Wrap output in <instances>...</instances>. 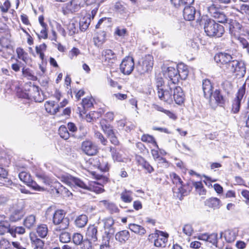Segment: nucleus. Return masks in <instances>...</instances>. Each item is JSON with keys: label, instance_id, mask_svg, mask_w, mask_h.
Returning <instances> with one entry per match:
<instances>
[{"label": "nucleus", "instance_id": "nucleus-1", "mask_svg": "<svg viewBox=\"0 0 249 249\" xmlns=\"http://www.w3.org/2000/svg\"><path fill=\"white\" fill-rule=\"evenodd\" d=\"M207 10L210 15L217 20V22L228 23L230 34L235 37H238L242 29V26L239 22L235 19L227 17L218 4H212L207 7Z\"/></svg>", "mask_w": 249, "mask_h": 249}, {"label": "nucleus", "instance_id": "nucleus-2", "mask_svg": "<svg viewBox=\"0 0 249 249\" xmlns=\"http://www.w3.org/2000/svg\"><path fill=\"white\" fill-rule=\"evenodd\" d=\"M178 71L173 67H169L165 71L164 75L168 80L167 83V89L165 90V98L167 100L171 99L168 92L174 90V95L175 96L176 103L180 105L183 103L185 99L184 93L179 86L177 84L178 82Z\"/></svg>", "mask_w": 249, "mask_h": 249}, {"label": "nucleus", "instance_id": "nucleus-3", "mask_svg": "<svg viewBox=\"0 0 249 249\" xmlns=\"http://www.w3.org/2000/svg\"><path fill=\"white\" fill-rule=\"evenodd\" d=\"M59 178L62 182L71 188L77 190L82 193H87L88 185L81 179L68 174L61 175Z\"/></svg>", "mask_w": 249, "mask_h": 249}, {"label": "nucleus", "instance_id": "nucleus-4", "mask_svg": "<svg viewBox=\"0 0 249 249\" xmlns=\"http://www.w3.org/2000/svg\"><path fill=\"white\" fill-rule=\"evenodd\" d=\"M204 29L206 35L210 37H221L224 33V27L214 20H206Z\"/></svg>", "mask_w": 249, "mask_h": 249}, {"label": "nucleus", "instance_id": "nucleus-5", "mask_svg": "<svg viewBox=\"0 0 249 249\" xmlns=\"http://www.w3.org/2000/svg\"><path fill=\"white\" fill-rule=\"evenodd\" d=\"M53 222L57 226L55 231H60L68 228L70 220L68 217H66V213L64 210H57L53 214Z\"/></svg>", "mask_w": 249, "mask_h": 249}, {"label": "nucleus", "instance_id": "nucleus-6", "mask_svg": "<svg viewBox=\"0 0 249 249\" xmlns=\"http://www.w3.org/2000/svg\"><path fill=\"white\" fill-rule=\"evenodd\" d=\"M170 177L173 183L176 185V187L173 188L174 196L181 200L183 196L187 194L186 190L184 189L185 185L183 184L180 178L176 173L171 174Z\"/></svg>", "mask_w": 249, "mask_h": 249}, {"label": "nucleus", "instance_id": "nucleus-7", "mask_svg": "<svg viewBox=\"0 0 249 249\" xmlns=\"http://www.w3.org/2000/svg\"><path fill=\"white\" fill-rule=\"evenodd\" d=\"M163 81L161 78H157L156 81V86L157 89V95L159 98L162 101L166 102L169 104L173 103L174 101L176 103L175 96L174 95V90L168 92L170 95V98L169 100H167L165 98V90L167 89V84L162 87Z\"/></svg>", "mask_w": 249, "mask_h": 249}, {"label": "nucleus", "instance_id": "nucleus-8", "mask_svg": "<svg viewBox=\"0 0 249 249\" xmlns=\"http://www.w3.org/2000/svg\"><path fill=\"white\" fill-rule=\"evenodd\" d=\"M153 65V57L150 54L146 55L139 61L136 66V69L140 74H143L151 71L152 70Z\"/></svg>", "mask_w": 249, "mask_h": 249}, {"label": "nucleus", "instance_id": "nucleus-9", "mask_svg": "<svg viewBox=\"0 0 249 249\" xmlns=\"http://www.w3.org/2000/svg\"><path fill=\"white\" fill-rule=\"evenodd\" d=\"M228 68L239 78L244 77L246 73L245 65L242 61L233 60L229 63Z\"/></svg>", "mask_w": 249, "mask_h": 249}, {"label": "nucleus", "instance_id": "nucleus-10", "mask_svg": "<svg viewBox=\"0 0 249 249\" xmlns=\"http://www.w3.org/2000/svg\"><path fill=\"white\" fill-rule=\"evenodd\" d=\"M246 93V83L244 84L240 87L236 94V97L234 99L232 105L231 111L234 113L239 112L241 104L243 101V97Z\"/></svg>", "mask_w": 249, "mask_h": 249}, {"label": "nucleus", "instance_id": "nucleus-11", "mask_svg": "<svg viewBox=\"0 0 249 249\" xmlns=\"http://www.w3.org/2000/svg\"><path fill=\"white\" fill-rule=\"evenodd\" d=\"M246 93V83L244 84L240 87L236 94V97L234 99L232 105L231 111L234 113L239 112L241 104L243 101V97Z\"/></svg>", "mask_w": 249, "mask_h": 249}, {"label": "nucleus", "instance_id": "nucleus-12", "mask_svg": "<svg viewBox=\"0 0 249 249\" xmlns=\"http://www.w3.org/2000/svg\"><path fill=\"white\" fill-rule=\"evenodd\" d=\"M134 68V59L131 56H126L122 61L120 64L121 71L124 74H130Z\"/></svg>", "mask_w": 249, "mask_h": 249}, {"label": "nucleus", "instance_id": "nucleus-13", "mask_svg": "<svg viewBox=\"0 0 249 249\" xmlns=\"http://www.w3.org/2000/svg\"><path fill=\"white\" fill-rule=\"evenodd\" d=\"M82 151L88 156H93L98 152L97 146L90 141H85L82 143Z\"/></svg>", "mask_w": 249, "mask_h": 249}, {"label": "nucleus", "instance_id": "nucleus-14", "mask_svg": "<svg viewBox=\"0 0 249 249\" xmlns=\"http://www.w3.org/2000/svg\"><path fill=\"white\" fill-rule=\"evenodd\" d=\"M233 57L229 53H219L215 54L214 57L215 61L217 63L226 64L229 66V63L233 61Z\"/></svg>", "mask_w": 249, "mask_h": 249}, {"label": "nucleus", "instance_id": "nucleus-15", "mask_svg": "<svg viewBox=\"0 0 249 249\" xmlns=\"http://www.w3.org/2000/svg\"><path fill=\"white\" fill-rule=\"evenodd\" d=\"M102 56L104 62L109 66H111L117 60L116 54L110 49L104 50L102 52Z\"/></svg>", "mask_w": 249, "mask_h": 249}, {"label": "nucleus", "instance_id": "nucleus-16", "mask_svg": "<svg viewBox=\"0 0 249 249\" xmlns=\"http://www.w3.org/2000/svg\"><path fill=\"white\" fill-rule=\"evenodd\" d=\"M84 0H71L65 5V9L73 13L79 11L84 4Z\"/></svg>", "mask_w": 249, "mask_h": 249}, {"label": "nucleus", "instance_id": "nucleus-17", "mask_svg": "<svg viewBox=\"0 0 249 249\" xmlns=\"http://www.w3.org/2000/svg\"><path fill=\"white\" fill-rule=\"evenodd\" d=\"M233 10L243 16L244 19L249 21V5L245 3L235 5L231 7Z\"/></svg>", "mask_w": 249, "mask_h": 249}, {"label": "nucleus", "instance_id": "nucleus-18", "mask_svg": "<svg viewBox=\"0 0 249 249\" xmlns=\"http://www.w3.org/2000/svg\"><path fill=\"white\" fill-rule=\"evenodd\" d=\"M25 214L22 208H14L11 212L9 220L12 222H16L20 220Z\"/></svg>", "mask_w": 249, "mask_h": 249}, {"label": "nucleus", "instance_id": "nucleus-19", "mask_svg": "<svg viewBox=\"0 0 249 249\" xmlns=\"http://www.w3.org/2000/svg\"><path fill=\"white\" fill-rule=\"evenodd\" d=\"M202 89L203 90L204 97L212 100L213 86L210 80L205 79L202 81Z\"/></svg>", "mask_w": 249, "mask_h": 249}, {"label": "nucleus", "instance_id": "nucleus-20", "mask_svg": "<svg viewBox=\"0 0 249 249\" xmlns=\"http://www.w3.org/2000/svg\"><path fill=\"white\" fill-rule=\"evenodd\" d=\"M105 233L107 236L113 235L115 232L113 228L114 220L112 218H107L103 220Z\"/></svg>", "mask_w": 249, "mask_h": 249}, {"label": "nucleus", "instance_id": "nucleus-21", "mask_svg": "<svg viewBox=\"0 0 249 249\" xmlns=\"http://www.w3.org/2000/svg\"><path fill=\"white\" fill-rule=\"evenodd\" d=\"M196 10L193 6L184 7L183 11V16L185 20L192 21L195 19Z\"/></svg>", "mask_w": 249, "mask_h": 249}, {"label": "nucleus", "instance_id": "nucleus-22", "mask_svg": "<svg viewBox=\"0 0 249 249\" xmlns=\"http://www.w3.org/2000/svg\"><path fill=\"white\" fill-rule=\"evenodd\" d=\"M223 234L225 240L228 243H232L234 242L237 236L238 232L236 230H228L224 231V233H220V237H222Z\"/></svg>", "mask_w": 249, "mask_h": 249}, {"label": "nucleus", "instance_id": "nucleus-23", "mask_svg": "<svg viewBox=\"0 0 249 249\" xmlns=\"http://www.w3.org/2000/svg\"><path fill=\"white\" fill-rule=\"evenodd\" d=\"M160 233V236L155 240L154 245L157 247H164L165 246V243L167 242L168 237V234L167 233H165L162 231H157Z\"/></svg>", "mask_w": 249, "mask_h": 249}, {"label": "nucleus", "instance_id": "nucleus-24", "mask_svg": "<svg viewBox=\"0 0 249 249\" xmlns=\"http://www.w3.org/2000/svg\"><path fill=\"white\" fill-rule=\"evenodd\" d=\"M97 228L95 225H90L86 232L87 239L93 242L97 240Z\"/></svg>", "mask_w": 249, "mask_h": 249}, {"label": "nucleus", "instance_id": "nucleus-25", "mask_svg": "<svg viewBox=\"0 0 249 249\" xmlns=\"http://www.w3.org/2000/svg\"><path fill=\"white\" fill-rule=\"evenodd\" d=\"M177 70L178 79L179 78L182 80H185L188 77L189 71L187 65L183 63H179L177 65Z\"/></svg>", "mask_w": 249, "mask_h": 249}, {"label": "nucleus", "instance_id": "nucleus-26", "mask_svg": "<svg viewBox=\"0 0 249 249\" xmlns=\"http://www.w3.org/2000/svg\"><path fill=\"white\" fill-rule=\"evenodd\" d=\"M92 191L97 194H100L104 192L103 186L98 182H92L88 185L87 191Z\"/></svg>", "mask_w": 249, "mask_h": 249}, {"label": "nucleus", "instance_id": "nucleus-27", "mask_svg": "<svg viewBox=\"0 0 249 249\" xmlns=\"http://www.w3.org/2000/svg\"><path fill=\"white\" fill-rule=\"evenodd\" d=\"M100 205L105 207L111 213H117L119 211L117 207L113 203L104 200L99 202Z\"/></svg>", "mask_w": 249, "mask_h": 249}, {"label": "nucleus", "instance_id": "nucleus-28", "mask_svg": "<svg viewBox=\"0 0 249 249\" xmlns=\"http://www.w3.org/2000/svg\"><path fill=\"white\" fill-rule=\"evenodd\" d=\"M46 111L52 114H55L59 111V106H55V102L53 101H47L45 104Z\"/></svg>", "mask_w": 249, "mask_h": 249}, {"label": "nucleus", "instance_id": "nucleus-29", "mask_svg": "<svg viewBox=\"0 0 249 249\" xmlns=\"http://www.w3.org/2000/svg\"><path fill=\"white\" fill-rule=\"evenodd\" d=\"M213 98L214 99L217 104L221 106L224 105L226 102V99L221 94L220 90L218 89H216L214 92L212 93V100L210 101H212Z\"/></svg>", "mask_w": 249, "mask_h": 249}, {"label": "nucleus", "instance_id": "nucleus-30", "mask_svg": "<svg viewBox=\"0 0 249 249\" xmlns=\"http://www.w3.org/2000/svg\"><path fill=\"white\" fill-rule=\"evenodd\" d=\"M130 237V234L128 231L123 230L117 232L115 235L116 240L120 243H125Z\"/></svg>", "mask_w": 249, "mask_h": 249}, {"label": "nucleus", "instance_id": "nucleus-31", "mask_svg": "<svg viewBox=\"0 0 249 249\" xmlns=\"http://www.w3.org/2000/svg\"><path fill=\"white\" fill-rule=\"evenodd\" d=\"M205 205L210 208L216 209L220 206V200L216 197H211L205 201Z\"/></svg>", "mask_w": 249, "mask_h": 249}, {"label": "nucleus", "instance_id": "nucleus-32", "mask_svg": "<svg viewBox=\"0 0 249 249\" xmlns=\"http://www.w3.org/2000/svg\"><path fill=\"white\" fill-rule=\"evenodd\" d=\"M30 239L31 244L34 249L44 248V242L42 240L38 238L35 235H31Z\"/></svg>", "mask_w": 249, "mask_h": 249}, {"label": "nucleus", "instance_id": "nucleus-33", "mask_svg": "<svg viewBox=\"0 0 249 249\" xmlns=\"http://www.w3.org/2000/svg\"><path fill=\"white\" fill-rule=\"evenodd\" d=\"M137 160L139 164L142 165L149 173H151L154 171L153 167L141 156L138 157Z\"/></svg>", "mask_w": 249, "mask_h": 249}, {"label": "nucleus", "instance_id": "nucleus-34", "mask_svg": "<svg viewBox=\"0 0 249 249\" xmlns=\"http://www.w3.org/2000/svg\"><path fill=\"white\" fill-rule=\"evenodd\" d=\"M132 192L124 189L121 194V199L125 203H130L133 200Z\"/></svg>", "mask_w": 249, "mask_h": 249}, {"label": "nucleus", "instance_id": "nucleus-35", "mask_svg": "<svg viewBox=\"0 0 249 249\" xmlns=\"http://www.w3.org/2000/svg\"><path fill=\"white\" fill-rule=\"evenodd\" d=\"M129 229L132 231L140 235H144L146 233V230L143 227L136 224H130Z\"/></svg>", "mask_w": 249, "mask_h": 249}, {"label": "nucleus", "instance_id": "nucleus-36", "mask_svg": "<svg viewBox=\"0 0 249 249\" xmlns=\"http://www.w3.org/2000/svg\"><path fill=\"white\" fill-rule=\"evenodd\" d=\"M28 91L31 99L33 98L36 102H40L37 99V97L39 96L40 94L39 87L38 86H35L34 85L30 86Z\"/></svg>", "mask_w": 249, "mask_h": 249}, {"label": "nucleus", "instance_id": "nucleus-37", "mask_svg": "<svg viewBox=\"0 0 249 249\" xmlns=\"http://www.w3.org/2000/svg\"><path fill=\"white\" fill-rule=\"evenodd\" d=\"M88 217L85 214L78 216L75 220V225L78 228H83L86 226L88 222Z\"/></svg>", "mask_w": 249, "mask_h": 249}, {"label": "nucleus", "instance_id": "nucleus-38", "mask_svg": "<svg viewBox=\"0 0 249 249\" xmlns=\"http://www.w3.org/2000/svg\"><path fill=\"white\" fill-rule=\"evenodd\" d=\"M36 216L31 214L27 216L24 220V225L28 229H31L35 226Z\"/></svg>", "mask_w": 249, "mask_h": 249}, {"label": "nucleus", "instance_id": "nucleus-39", "mask_svg": "<svg viewBox=\"0 0 249 249\" xmlns=\"http://www.w3.org/2000/svg\"><path fill=\"white\" fill-rule=\"evenodd\" d=\"M11 227L7 220H0V234L3 235L5 232L10 233Z\"/></svg>", "mask_w": 249, "mask_h": 249}, {"label": "nucleus", "instance_id": "nucleus-40", "mask_svg": "<svg viewBox=\"0 0 249 249\" xmlns=\"http://www.w3.org/2000/svg\"><path fill=\"white\" fill-rule=\"evenodd\" d=\"M91 21L90 18L88 17H84L81 19L79 22V28L81 31H86L89 27Z\"/></svg>", "mask_w": 249, "mask_h": 249}, {"label": "nucleus", "instance_id": "nucleus-41", "mask_svg": "<svg viewBox=\"0 0 249 249\" xmlns=\"http://www.w3.org/2000/svg\"><path fill=\"white\" fill-rule=\"evenodd\" d=\"M48 227L45 224H41L37 228L36 232L38 236L41 238L45 237L48 234Z\"/></svg>", "mask_w": 249, "mask_h": 249}, {"label": "nucleus", "instance_id": "nucleus-42", "mask_svg": "<svg viewBox=\"0 0 249 249\" xmlns=\"http://www.w3.org/2000/svg\"><path fill=\"white\" fill-rule=\"evenodd\" d=\"M101 124L103 130L107 135L108 137L115 133L113 127L109 124H104V121L102 122Z\"/></svg>", "mask_w": 249, "mask_h": 249}, {"label": "nucleus", "instance_id": "nucleus-43", "mask_svg": "<svg viewBox=\"0 0 249 249\" xmlns=\"http://www.w3.org/2000/svg\"><path fill=\"white\" fill-rule=\"evenodd\" d=\"M25 232V229L22 226H12L11 227L10 234L13 237H16V234H23Z\"/></svg>", "mask_w": 249, "mask_h": 249}, {"label": "nucleus", "instance_id": "nucleus-44", "mask_svg": "<svg viewBox=\"0 0 249 249\" xmlns=\"http://www.w3.org/2000/svg\"><path fill=\"white\" fill-rule=\"evenodd\" d=\"M193 185L195 188L196 191L199 194V195H205L206 191L204 188L201 181L193 182Z\"/></svg>", "mask_w": 249, "mask_h": 249}, {"label": "nucleus", "instance_id": "nucleus-45", "mask_svg": "<svg viewBox=\"0 0 249 249\" xmlns=\"http://www.w3.org/2000/svg\"><path fill=\"white\" fill-rule=\"evenodd\" d=\"M59 241L62 243H68L71 241V233L67 231H63L61 232L59 236Z\"/></svg>", "mask_w": 249, "mask_h": 249}, {"label": "nucleus", "instance_id": "nucleus-46", "mask_svg": "<svg viewBox=\"0 0 249 249\" xmlns=\"http://www.w3.org/2000/svg\"><path fill=\"white\" fill-rule=\"evenodd\" d=\"M71 238L73 243L76 246L81 245L85 241L83 240V236L80 233H74Z\"/></svg>", "mask_w": 249, "mask_h": 249}, {"label": "nucleus", "instance_id": "nucleus-47", "mask_svg": "<svg viewBox=\"0 0 249 249\" xmlns=\"http://www.w3.org/2000/svg\"><path fill=\"white\" fill-rule=\"evenodd\" d=\"M18 57L22 61L27 63L28 60V53L25 52L23 49L18 48L16 50Z\"/></svg>", "mask_w": 249, "mask_h": 249}, {"label": "nucleus", "instance_id": "nucleus-48", "mask_svg": "<svg viewBox=\"0 0 249 249\" xmlns=\"http://www.w3.org/2000/svg\"><path fill=\"white\" fill-rule=\"evenodd\" d=\"M58 132L60 136L65 140L68 139L70 136L67 127L64 125H61L59 127Z\"/></svg>", "mask_w": 249, "mask_h": 249}, {"label": "nucleus", "instance_id": "nucleus-49", "mask_svg": "<svg viewBox=\"0 0 249 249\" xmlns=\"http://www.w3.org/2000/svg\"><path fill=\"white\" fill-rule=\"evenodd\" d=\"M194 231V228L191 224H186L182 227L183 233L188 237L192 236Z\"/></svg>", "mask_w": 249, "mask_h": 249}, {"label": "nucleus", "instance_id": "nucleus-50", "mask_svg": "<svg viewBox=\"0 0 249 249\" xmlns=\"http://www.w3.org/2000/svg\"><path fill=\"white\" fill-rule=\"evenodd\" d=\"M46 48L47 45L45 43H43L39 46H36V53L39 54V57L42 60L44 59L45 56L44 52L46 50Z\"/></svg>", "mask_w": 249, "mask_h": 249}, {"label": "nucleus", "instance_id": "nucleus-51", "mask_svg": "<svg viewBox=\"0 0 249 249\" xmlns=\"http://www.w3.org/2000/svg\"><path fill=\"white\" fill-rule=\"evenodd\" d=\"M23 75L27 78L29 80H31L33 81H35L37 80V77L34 75L33 74L32 71L29 68H24L22 69V71Z\"/></svg>", "mask_w": 249, "mask_h": 249}, {"label": "nucleus", "instance_id": "nucleus-52", "mask_svg": "<svg viewBox=\"0 0 249 249\" xmlns=\"http://www.w3.org/2000/svg\"><path fill=\"white\" fill-rule=\"evenodd\" d=\"M36 177L46 186H49L52 183L50 178L44 174H36Z\"/></svg>", "mask_w": 249, "mask_h": 249}, {"label": "nucleus", "instance_id": "nucleus-53", "mask_svg": "<svg viewBox=\"0 0 249 249\" xmlns=\"http://www.w3.org/2000/svg\"><path fill=\"white\" fill-rule=\"evenodd\" d=\"M110 168V165L108 164V161L106 159L102 158L101 160L100 165L98 169L102 172H106L108 171Z\"/></svg>", "mask_w": 249, "mask_h": 249}, {"label": "nucleus", "instance_id": "nucleus-54", "mask_svg": "<svg viewBox=\"0 0 249 249\" xmlns=\"http://www.w3.org/2000/svg\"><path fill=\"white\" fill-rule=\"evenodd\" d=\"M93 99L88 97L82 100V105L84 110L88 109L93 106Z\"/></svg>", "mask_w": 249, "mask_h": 249}, {"label": "nucleus", "instance_id": "nucleus-55", "mask_svg": "<svg viewBox=\"0 0 249 249\" xmlns=\"http://www.w3.org/2000/svg\"><path fill=\"white\" fill-rule=\"evenodd\" d=\"M141 140L142 142H147L153 144V145L158 148V144L154 138L148 134H144L142 136Z\"/></svg>", "mask_w": 249, "mask_h": 249}, {"label": "nucleus", "instance_id": "nucleus-56", "mask_svg": "<svg viewBox=\"0 0 249 249\" xmlns=\"http://www.w3.org/2000/svg\"><path fill=\"white\" fill-rule=\"evenodd\" d=\"M152 107L157 111L164 112V113L168 115L170 118H175V115L173 113L171 112L169 110L164 109L162 107L158 105H152Z\"/></svg>", "mask_w": 249, "mask_h": 249}, {"label": "nucleus", "instance_id": "nucleus-57", "mask_svg": "<svg viewBox=\"0 0 249 249\" xmlns=\"http://www.w3.org/2000/svg\"><path fill=\"white\" fill-rule=\"evenodd\" d=\"M26 184L36 191H42L44 190L43 187L38 185L37 183L33 180L32 178L30 179V180H29V182H27Z\"/></svg>", "mask_w": 249, "mask_h": 249}, {"label": "nucleus", "instance_id": "nucleus-58", "mask_svg": "<svg viewBox=\"0 0 249 249\" xmlns=\"http://www.w3.org/2000/svg\"><path fill=\"white\" fill-rule=\"evenodd\" d=\"M18 177L20 180L27 184L30 180V175L26 172H21L18 174Z\"/></svg>", "mask_w": 249, "mask_h": 249}, {"label": "nucleus", "instance_id": "nucleus-59", "mask_svg": "<svg viewBox=\"0 0 249 249\" xmlns=\"http://www.w3.org/2000/svg\"><path fill=\"white\" fill-rule=\"evenodd\" d=\"M94 136L95 138L97 139L98 140V142H100L101 144L104 145H106L107 144V141L101 133L98 131L95 132Z\"/></svg>", "mask_w": 249, "mask_h": 249}, {"label": "nucleus", "instance_id": "nucleus-60", "mask_svg": "<svg viewBox=\"0 0 249 249\" xmlns=\"http://www.w3.org/2000/svg\"><path fill=\"white\" fill-rule=\"evenodd\" d=\"M0 248L1 249H14L11 244L5 239L0 240Z\"/></svg>", "mask_w": 249, "mask_h": 249}, {"label": "nucleus", "instance_id": "nucleus-61", "mask_svg": "<svg viewBox=\"0 0 249 249\" xmlns=\"http://www.w3.org/2000/svg\"><path fill=\"white\" fill-rule=\"evenodd\" d=\"M67 29L70 36H73L77 31V29L76 28L75 23L73 22L69 23L67 25Z\"/></svg>", "mask_w": 249, "mask_h": 249}, {"label": "nucleus", "instance_id": "nucleus-62", "mask_svg": "<svg viewBox=\"0 0 249 249\" xmlns=\"http://www.w3.org/2000/svg\"><path fill=\"white\" fill-rule=\"evenodd\" d=\"M208 242L213 245L216 244L217 243V234L213 233L211 234H208Z\"/></svg>", "mask_w": 249, "mask_h": 249}, {"label": "nucleus", "instance_id": "nucleus-63", "mask_svg": "<svg viewBox=\"0 0 249 249\" xmlns=\"http://www.w3.org/2000/svg\"><path fill=\"white\" fill-rule=\"evenodd\" d=\"M12 184V181L9 179L7 176L4 178H0V184L6 187L10 186Z\"/></svg>", "mask_w": 249, "mask_h": 249}, {"label": "nucleus", "instance_id": "nucleus-64", "mask_svg": "<svg viewBox=\"0 0 249 249\" xmlns=\"http://www.w3.org/2000/svg\"><path fill=\"white\" fill-rule=\"evenodd\" d=\"M11 6V3L8 0H6L3 4L0 6V10L3 13H6Z\"/></svg>", "mask_w": 249, "mask_h": 249}]
</instances>
